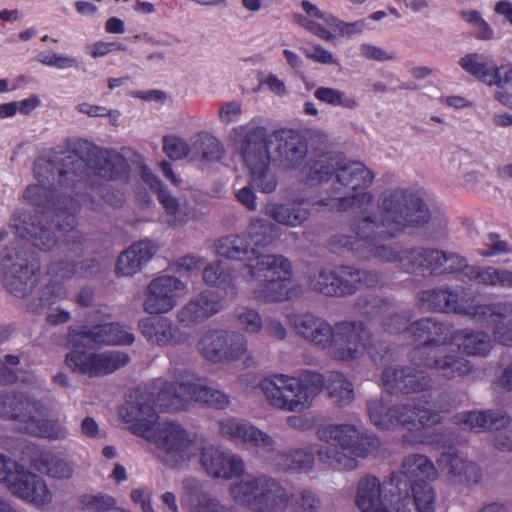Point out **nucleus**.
<instances>
[{
    "instance_id": "4",
    "label": "nucleus",
    "mask_w": 512,
    "mask_h": 512,
    "mask_svg": "<svg viewBox=\"0 0 512 512\" xmlns=\"http://www.w3.org/2000/svg\"><path fill=\"white\" fill-rule=\"evenodd\" d=\"M406 333L417 345L412 353L413 363L434 370L439 376L451 379L466 375L471 370L469 361L447 354L455 345L469 355H486L491 340L484 332L461 330L451 332L447 324L426 318L414 322Z\"/></svg>"
},
{
    "instance_id": "58",
    "label": "nucleus",
    "mask_w": 512,
    "mask_h": 512,
    "mask_svg": "<svg viewBox=\"0 0 512 512\" xmlns=\"http://www.w3.org/2000/svg\"><path fill=\"white\" fill-rule=\"evenodd\" d=\"M27 78L24 75L16 77L13 81L8 79H0V94L13 92L21 87L26 82Z\"/></svg>"
},
{
    "instance_id": "26",
    "label": "nucleus",
    "mask_w": 512,
    "mask_h": 512,
    "mask_svg": "<svg viewBox=\"0 0 512 512\" xmlns=\"http://www.w3.org/2000/svg\"><path fill=\"white\" fill-rule=\"evenodd\" d=\"M220 433L231 440L270 450L272 438L249 422L237 418H226L219 423Z\"/></svg>"
},
{
    "instance_id": "51",
    "label": "nucleus",
    "mask_w": 512,
    "mask_h": 512,
    "mask_svg": "<svg viewBox=\"0 0 512 512\" xmlns=\"http://www.w3.org/2000/svg\"><path fill=\"white\" fill-rule=\"evenodd\" d=\"M353 276H348V280L355 285V290L362 286L372 287L378 283V275L368 271H354L352 270Z\"/></svg>"
},
{
    "instance_id": "59",
    "label": "nucleus",
    "mask_w": 512,
    "mask_h": 512,
    "mask_svg": "<svg viewBox=\"0 0 512 512\" xmlns=\"http://www.w3.org/2000/svg\"><path fill=\"white\" fill-rule=\"evenodd\" d=\"M80 113L86 114L90 117H103L107 114V109L98 105H91L89 103H81L77 106Z\"/></svg>"
},
{
    "instance_id": "22",
    "label": "nucleus",
    "mask_w": 512,
    "mask_h": 512,
    "mask_svg": "<svg viewBox=\"0 0 512 512\" xmlns=\"http://www.w3.org/2000/svg\"><path fill=\"white\" fill-rule=\"evenodd\" d=\"M137 173L141 179L154 191L158 193V199L165 209L163 222L170 227L184 225L191 218V210L186 204H180L166 190L162 189V184L157 176H155L150 168L142 161L137 163Z\"/></svg>"
},
{
    "instance_id": "43",
    "label": "nucleus",
    "mask_w": 512,
    "mask_h": 512,
    "mask_svg": "<svg viewBox=\"0 0 512 512\" xmlns=\"http://www.w3.org/2000/svg\"><path fill=\"white\" fill-rule=\"evenodd\" d=\"M236 319L238 326L247 333H258L263 326L260 314L251 308L245 307L238 310Z\"/></svg>"
},
{
    "instance_id": "63",
    "label": "nucleus",
    "mask_w": 512,
    "mask_h": 512,
    "mask_svg": "<svg viewBox=\"0 0 512 512\" xmlns=\"http://www.w3.org/2000/svg\"><path fill=\"white\" fill-rule=\"evenodd\" d=\"M105 30L111 34H121L125 31V25L121 19L111 17L105 23Z\"/></svg>"
},
{
    "instance_id": "49",
    "label": "nucleus",
    "mask_w": 512,
    "mask_h": 512,
    "mask_svg": "<svg viewBox=\"0 0 512 512\" xmlns=\"http://www.w3.org/2000/svg\"><path fill=\"white\" fill-rule=\"evenodd\" d=\"M202 267V261L201 259L195 257V256H184L180 259H178L175 263L172 264L171 268L175 272L185 275V274H192L194 272H197Z\"/></svg>"
},
{
    "instance_id": "23",
    "label": "nucleus",
    "mask_w": 512,
    "mask_h": 512,
    "mask_svg": "<svg viewBox=\"0 0 512 512\" xmlns=\"http://www.w3.org/2000/svg\"><path fill=\"white\" fill-rule=\"evenodd\" d=\"M222 309V299L215 291H203L188 301L177 313L183 326L201 323Z\"/></svg>"
},
{
    "instance_id": "47",
    "label": "nucleus",
    "mask_w": 512,
    "mask_h": 512,
    "mask_svg": "<svg viewBox=\"0 0 512 512\" xmlns=\"http://www.w3.org/2000/svg\"><path fill=\"white\" fill-rule=\"evenodd\" d=\"M116 50L125 51L126 46L119 42H106L103 40L96 41L86 46V53L94 59L105 57Z\"/></svg>"
},
{
    "instance_id": "3",
    "label": "nucleus",
    "mask_w": 512,
    "mask_h": 512,
    "mask_svg": "<svg viewBox=\"0 0 512 512\" xmlns=\"http://www.w3.org/2000/svg\"><path fill=\"white\" fill-rule=\"evenodd\" d=\"M274 226L262 219H253L249 236L255 248L248 249L244 239L237 235L221 238L215 244L219 256L244 262L249 276L248 285L254 297L264 302H280L296 295L290 280V263L282 256L264 254L259 251L269 243L268 232Z\"/></svg>"
},
{
    "instance_id": "11",
    "label": "nucleus",
    "mask_w": 512,
    "mask_h": 512,
    "mask_svg": "<svg viewBox=\"0 0 512 512\" xmlns=\"http://www.w3.org/2000/svg\"><path fill=\"white\" fill-rule=\"evenodd\" d=\"M34 175L38 183L29 185L25 189L24 200L37 208L42 220H48L51 216H55L58 222L56 228L61 236L72 233L68 236L69 241L75 240L78 234L74 231L78 205L72 199H58L56 203L52 190L46 185L55 178L53 163L44 158L38 159L34 164Z\"/></svg>"
},
{
    "instance_id": "53",
    "label": "nucleus",
    "mask_w": 512,
    "mask_h": 512,
    "mask_svg": "<svg viewBox=\"0 0 512 512\" xmlns=\"http://www.w3.org/2000/svg\"><path fill=\"white\" fill-rule=\"evenodd\" d=\"M261 84L269 89L270 92L278 97H284L288 94L287 87L282 79L275 74L267 75Z\"/></svg>"
},
{
    "instance_id": "45",
    "label": "nucleus",
    "mask_w": 512,
    "mask_h": 512,
    "mask_svg": "<svg viewBox=\"0 0 512 512\" xmlns=\"http://www.w3.org/2000/svg\"><path fill=\"white\" fill-rule=\"evenodd\" d=\"M306 58L325 65H338L339 61L332 52L319 44L301 48Z\"/></svg>"
},
{
    "instance_id": "7",
    "label": "nucleus",
    "mask_w": 512,
    "mask_h": 512,
    "mask_svg": "<svg viewBox=\"0 0 512 512\" xmlns=\"http://www.w3.org/2000/svg\"><path fill=\"white\" fill-rule=\"evenodd\" d=\"M370 260L377 262H397L407 270L424 267L435 273H453L465 268V275L471 280L491 286L512 288V272L492 267L481 269L467 266L464 258L456 254H447L438 250L394 249L382 244L374 252L371 250Z\"/></svg>"
},
{
    "instance_id": "15",
    "label": "nucleus",
    "mask_w": 512,
    "mask_h": 512,
    "mask_svg": "<svg viewBox=\"0 0 512 512\" xmlns=\"http://www.w3.org/2000/svg\"><path fill=\"white\" fill-rule=\"evenodd\" d=\"M423 307L440 312H453L473 317L476 321L496 324L499 320L512 314V302L494 305H474L473 301L464 300L458 291L437 289L423 291L420 295Z\"/></svg>"
},
{
    "instance_id": "52",
    "label": "nucleus",
    "mask_w": 512,
    "mask_h": 512,
    "mask_svg": "<svg viewBox=\"0 0 512 512\" xmlns=\"http://www.w3.org/2000/svg\"><path fill=\"white\" fill-rule=\"evenodd\" d=\"M484 245L487 247V250L481 252L483 256H494L507 250L506 243L501 241L499 236L494 233H491L486 237Z\"/></svg>"
},
{
    "instance_id": "35",
    "label": "nucleus",
    "mask_w": 512,
    "mask_h": 512,
    "mask_svg": "<svg viewBox=\"0 0 512 512\" xmlns=\"http://www.w3.org/2000/svg\"><path fill=\"white\" fill-rule=\"evenodd\" d=\"M14 228L16 234L21 238H26L29 235L33 240V244L39 249L49 250L56 244L55 238L51 235L53 232L42 225V220L35 224L26 223L25 220L15 218Z\"/></svg>"
},
{
    "instance_id": "28",
    "label": "nucleus",
    "mask_w": 512,
    "mask_h": 512,
    "mask_svg": "<svg viewBox=\"0 0 512 512\" xmlns=\"http://www.w3.org/2000/svg\"><path fill=\"white\" fill-rule=\"evenodd\" d=\"M437 475L431 477L423 476L420 471H416V474L411 473L408 476H402L403 483H407L406 492H402V498L406 497L407 508L412 509L413 512H432L434 504V493L430 486L425 483V480L434 479Z\"/></svg>"
},
{
    "instance_id": "46",
    "label": "nucleus",
    "mask_w": 512,
    "mask_h": 512,
    "mask_svg": "<svg viewBox=\"0 0 512 512\" xmlns=\"http://www.w3.org/2000/svg\"><path fill=\"white\" fill-rule=\"evenodd\" d=\"M243 113L242 104L238 101H229L219 107L218 120L223 125H230L240 120Z\"/></svg>"
},
{
    "instance_id": "19",
    "label": "nucleus",
    "mask_w": 512,
    "mask_h": 512,
    "mask_svg": "<svg viewBox=\"0 0 512 512\" xmlns=\"http://www.w3.org/2000/svg\"><path fill=\"white\" fill-rule=\"evenodd\" d=\"M187 293L188 287L180 279L170 275L158 276L148 285L144 310L151 315L168 313Z\"/></svg>"
},
{
    "instance_id": "33",
    "label": "nucleus",
    "mask_w": 512,
    "mask_h": 512,
    "mask_svg": "<svg viewBox=\"0 0 512 512\" xmlns=\"http://www.w3.org/2000/svg\"><path fill=\"white\" fill-rule=\"evenodd\" d=\"M31 463L40 472L59 480L71 478L74 472L69 461L49 451L38 452L32 457Z\"/></svg>"
},
{
    "instance_id": "18",
    "label": "nucleus",
    "mask_w": 512,
    "mask_h": 512,
    "mask_svg": "<svg viewBox=\"0 0 512 512\" xmlns=\"http://www.w3.org/2000/svg\"><path fill=\"white\" fill-rule=\"evenodd\" d=\"M198 351L209 361L232 362L241 361L244 366L252 363L244 336L224 330H209L200 338Z\"/></svg>"
},
{
    "instance_id": "29",
    "label": "nucleus",
    "mask_w": 512,
    "mask_h": 512,
    "mask_svg": "<svg viewBox=\"0 0 512 512\" xmlns=\"http://www.w3.org/2000/svg\"><path fill=\"white\" fill-rule=\"evenodd\" d=\"M139 327L149 342L158 345L180 344L188 338L167 318L147 317L140 321Z\"/></svg>"
},
{
    "instance_id": "37",
    "label": "nucleus",
    "mask_w": 512,
    "mask_h": 512,
    "mask_svg": "<svg viewBox=\"0 0 512 512\" xmlns=\"http://www.w3.org/2000/svg\"><path fill=\"white\" fill-rule=\"evenodd\" d=\"M438 464L443 470L447 469L453 477L459 478V482L475 481L478 475V469L474 464L466 462L450 451L441 455Z\"/></svg>"
},
{
    "instance_id": "13",
    "label": "nucleus",
    "mask_w": 512,
    "mask_h": 512,
    "mask_svg": "<svg viewBox=\"0 0 512 512\" xmlns=\"http://www.w3.org/2000/svg\"><path fill=\"white\" fill-rule=\"evenodd\" d=\"M323 386V376L308 371L302 373L300 377L275 374L260 383L268 403L289 412H299L308 408Z\"/></svg>"
},
{
    "instance_id": "2",
    "label": "nucleus",
    "mask_w": 512,
    "mask_h": 512,
    "mask_svg": "<svg viewBox=\"0 0 512 512\" xmlns=\"http://www.w3.org/2000/svg\"><path fill=\"white\" fill-rule=\"evenodd\" d=\"M200 402L224 409L229 398L221 391L204 385L194 374L182 373L175 382L156 380L150 391H137L135 401H128L120 410L121 417L132 423L130 430L156 447L157 456L170 467H180L195 458L199 450L195 436L175 422H158L155 408L178 411L190 402Z\"/></svg>"
},
{
    "instance_id": "64",
    "label": "nucleus",
    "mask_w": 512,
    "mask_h": 512,
    "mask_svg": "<svg viewBox=\"0 0 512 512\" xmlns=\"http://www.w3.org/2000/svg\"><path fill=\"white\" fill-rule=\"evenodd\" d=\"M81 432L87 437H95L98 434V424L91 417H86L81 424Z\"/></svg>"
},
{
    "instance_id": "14",
    "label": "nucleus",
    "mask_w": 512,
    "mask_h": 512,
    "mask_svg": "<svg viewBox=\"0 0 512 512\" xmlns=\"http://www.w3.org/2000/svg\"><path fill=\"white\" fill-rule=\"evenodd\" d=\"M36 386L19 395L7 394L0 398V417L19 422L20 429L26 433L50 439H62L68 434L66 427L59 421L49 420L47 408L34 401Z\"/></svg>"
},
{
    "instance_id": "56",
    "label": "nucleus",
    "mask_w": 512,
    "mask_h": 512,
    "mask_svg": "<svg viewBox=\"0 0 512 512\" xmlns=\"http://www.w3.org/2000/svg\"><path fill=\"white\" fill-rule=\"evenodd\" d=\"M494 337L501 344L512 346V319L498 325L494 330Z\"/></svg>"
},
{
    "instance_id": "44",
    "label": "nucleus",
    "mask_w": 512,
    "mask_h": 512,
    "mask_svg": "<svg viewBox=\"0 0 512 512\" xmlns=\"http://www.w3.org/2000/svg\"><path fill=\"white\" fill-rule=\"evenodd\" d=\"M37 60L43 65L61 70L78 66L76 58L54 52H42L38 54Z\"/></svg>"
},
{
    "instance_id": "61",
    "label": "nucleus",
    "mask_w": 512,
    "mask_h": 512,
    "mask_svg": "<svg viewBox=\"0 0 512 512\" xmlns=\"http://www.w3.org/2000/svg\"><path fill=\"white\" fill-rule=\"evenodd\" d=\"M441 103L446 104L447 106H450V107H453L456 109H463V108L470 106L469 100H467L465 97L459 96V95L442 97Z\"/></svg>"
},
{
    "instance_id": "30",
    "label": "nucleus",
    "mask_w": 512,
    "mask_h": 512,
    "mask_svg": "<svg viewBox=\"0 0 512 512\" xmlns=\"http://www.w3.org/2000/svg\"><path fill=\"white\" fill-rule=\"evenodd\" d=\"M224 154L222 142L211 133L202 131L190 139V161L197 162L201 168L221 160Z\"/></svg>"
},
{
    "instance_id": "36",
    "label": "nucleus",
    "mask_w": 512,
    "mask_h": 512,
    "mask_svg": "<svg viewBox=\"0 0 512 512\" xmlns=\"http://www.w3.org/2000/svg\"><path fill=\"white\" fill-rule=\"evenodd\" d=\"M100 164L95 174L107 180H127L128 164L124 157L114 151L101 152L99 155Z\"/></svg>"
},
{
    "instance_id": "25",
    "label": "nucleus",
    "mask_w": 512,
    "mask_h": 512,
    "mask_svg": "<svg viewBox=\"0 0 512 512\" xmlns=\"http://www.w3.org/2000/svg\"><path fill=\"white\" fill-rule=\"evenodd\" d=\"M382 385L391 394L411 393L426 390L430 379L422 370L388 368L383 372Z\"/></svg>"
},
{
    "instance_id": "62",
    "label": "nucleus",
    "mask_w": 512,
    "mask_h": 512,
    "mask_svg": "<svg viewBox=\"0 0 512 512\" xmlns=\"http://www.w3.org/2000/svg\"><path fill=\"white\" fill-rule=\"evenodd\" d=\"M475 36L478 39L488 40L493 37V30L488 25V23L482 18L479 23L474 26Z\"/></svg>"
},
{
    "instance_id": "60",
    "label": "nucleus",
    "mask_w": 512,
    "mask_h": 512,
    "mask_svg": "<svg viewBox=\"0 0 512 512\" xmlns=\"http://www.w3.org/2000/svg\"><path fill=\"white\" fill-rule=\"evenodd\" d=\"M266 332L277 339H283L286 335L285 328L283 325L276 320H270L265 325Z\"/></svg>"
},
{
    "instance_id": "32",
    "label": "nucleus",
    "mask_w": 512,
    "mask_h": 512,
    "mask_svg": "<svg viewBox=\"0 0 512 512\" xmlns=\"http://www.w3.org/2000/svg\"><path fill=\"white\" fill-rule=\"evenodd\" d=\"M181 504L188 512H219L218 502L198 482L192 480L184 483Z\"/></svg>"
},
{
    "instance_id": "6",
    "label": "nucleus",
    "mask_w": 512,
    "mask_h": 512,
    "mask_svg": "<svg viewBox=\"0 0 512 512\" xmlns=\"http://www.w3.org/2000/svg\"><path fill=\"white\" fill-rule=\"evenodd\" d=\"M133 333L117 323H105L80 331L71 330L69 341L73 350L66 355V365L75 373L89 377L103 376L125 366L129 357L118 350L87 352L80 350L92 344L131 345Z\"/></svg>"
},
{
    "instance_id": "42",
    "label": "nucleus",
    "mask_w": 512,
    "mask_h": 512,
    "mask_svg": "<svg viewBox=\"0 0 512 512\" xmlns=\"http://www.w3.org/2000/svg\"><path fill=\"white\" fill-rule=\"evenodd\" d=\"M226 270L224 263L216 261L204 268L203 279L208 285L225 288L232 280V276Z\"/></svg>"
},
{
    "instance_id": "8",
    "label": "nucleus",
    "mask_w": 512,
    "mask_h": 512,
    "mask_svg": "<svg viewBox=\"0 0 512 512\" xmlns=\"http://www.w3.org/2000/svg\"><path fill=\"white\" fill-rule=\"evenodd\" d=\"M288 321L298 333L322 347L335 360L349 362L370 353L371 334L361 322L342 321L332 327L309 314L289 316Z\"/></svg>"
},
{
    "instance_id": "21",
    "label": "nucleus",
    "mask_w": 512,
    "mask_h": 512,
    "mask_svg": "<svg viewBox=\"0 0 512 512\" xmlns=\"http://www.w3.org/2000/svg\"><path fill=\"white\" fill-rule=\"evenodd\" d=\"M458 65L469 75L488 86L503 87L512 82V64L497 67L494 61L481 53H469L461 57Z\"/></svg>"
},
{
    "instance_id": "48",
    "label": "nucleus",
    "mask_w": 512,
    "mask_h": 512,
    "mask_svg": "<svg viewBox=\"0 0 512 512\" xmlns=\"http://www.w3.org/2000/svg\"><path fill=\"white\" fill-rule=\"evenodd\" d=\"M63 160L66 161L64 164L65 166L72 165V169H59L58 170V177H59V184L60 185H68L69 182L72 183V186L76 185V177L80 176V173H78V170L82 169L84 166L83 160L76 159V157H66L63 158Z\"/></svg>"
},
{
    "instance_id": "41",
    "label": "nucleus",
    "mask_w": 512,
    "mask_h": 512,
    "mask_svg": "<svg viewBox=\"0 0 512 512\" xmlns=\"http://www.w3.org/2000/svg\"><path fill=\"white\" fill-rule=\"evenodd\" d=\"M163 151L172 160L187 158L190 160V141L177 135L163 137Z\"/></svg>"
},
{
    "instance_id": "39",
    "label": "nucleus",
    "mask_w": 512,
    "mask_h": 512,
    "mask_svg": "<svg viewBox=\"0 0 512 512\" xmlns=\"http://www.w3.org/2000/svg\"><path fill=\"white\" fill-rule=\"evenodd\" d=\"M324 387L328 389L330 397L338 405H347L354 398L352 384L339 372H331L326 380L324 379Z\"/></svg>"
},
{
    "instance_id": "34",
    "label": "nucleus",
    "mask_w": 512,
    "mask_h": 512,
    "mask_svg": "<svg viewBox=\"0 0 512 512\" xmlns=\"http://www.w3.org/2000/svg\"><path fill=\"white\" fill-rule=\"evenodd\" d=\"M37 266L31 265H15L13 270L4 273V281L8 290L16 296H25L33 290L37 278Z\"/></svg>"
},
{
    "instance_id": "20",
    "label": "nucleus",
    "mask_w": 512,
    "mask_h": 512,
    "mask_svg": "<svg viewBox=\"0 0 512 512\" xmlns=\"http://www.w3.org/2000/svg\"><path fill=\"white\" fill-rule=\"evenodd\" d=\"M511 418L501 410L469 411L457 416V423L465 429L481 431L494 427L493 441L501 450L512 451V427H506Z\"/></svg>"
},
{
    "instance_id": "9",
    "label": "nucleus",
    "mask_w": 512,
    "mask_h": 512,
    "mask_svg": "<svg viewBox=\"0 0 512 512\" xmlns=\"http://www.w3.org/2000/svg\"><path fill=\"white\" fill-rule=\"evenodd\" d=\"M416 471L425 477L435 474V466L424 455H412L404 459L399 472L393 473L388 482L383 484L372 476L364 477L358 485L356 504L362 512H413L407 508L406 497L402 492L407 490L402 476Z\"/></svg>"
},
{
    "instance_id": "57",
    "label": "nucleus",
    "mask_w": 512,
    "mask_h": 512,
    "mask_svg": "<svg viewBox=\"0 0 512 512\" xmlns=\"http://www.w3.org/2000/svg\"><path fill=\"white\" fill-rule=\"evenodd\" d=\"M235 194L238 201L241 204H243L247 209L254 210L256 208L255 195L250 185L241 188H236Z\"/></svg>"
},
{
    "instance_id": "38",
    "label": "nucleus",
    "mask_w": 512,
    "mask_h": 512,
    "mask_svg": "<svg viewBox=\"0 0 512 512\" xmlns=\"http://www.w3.org/2000/svg\"><path fill=\"white\" fill-rule=\"evenodd\" d=\"M264 213L276 222L288 226L301 225L309 215L307 209L290 207L274 202H269L265 205Z\"/></svg>"
},
{
    "instance_id": "5",
    "label": "nucleus",
    "mask_w": 512,
    "mask_h": 512,
    "mask_svg": "<svg viewBox=\"0 0 512 512\" xmlns=\"http://www.w3.org/2000/svg\"><path fill=\"white\" fill-rule=\"evenodd\" d=\"M320 441L326 445L339 447L340 451L329 453L323 448L314 445L309 452L302 449L278 454L273 465L282 470L297 472L308 471L313 464L315 452L320 461L343 470H353L357 467L355 457H365L376 447L377 440L363 434L356 426L351 424L326 425L317 430Z\"/></svg>"
},
{
    "instance_id": "10",
    "label": "nucleus",
    "mask_w": 512,
    "mask_h": 512,
    "mask_svg": "<svg viewBox=\"0 0 512 512\" xmlns=\"http://www.w3.org/2000/svg\"><path fill=\"white\" fill-rule=\"evenodd\" d=\"M233 499L254 512H317L319 500L309 491L290 495L287 490L267 477L247 476L231 487Z\"/></svg>"
},
{
    "instance_id": "50",
    "label": "nucleus",
    "mask_w": 512,
    "mask_h": 512,
    "mask_svg": "<svg viewBox=\"0 0 512 512\" xmlns=\"http://www.w3.org/2000/svg\"><path fill=\"white\" fill-rule=\"evenodd\" d=\"M361 55L369 60H374L378 62H383L392 59V55L382 48L364 43L360 46Z\"/></svg>"
},
{
    "instance_id": "55",
    "label": "nucleus",
    "mask_w": 512,
    "mask_h": 512,
    "mask_svg": "<svg viewBox=\"0 0 512 512\" xmlns=\"http://www.w3.org/2000/svg\"><path fill=\"white\" fill-rule=\"evenodd\" d=\"M131 499L134 503L140 504L143 512H154L151 507V493L144 488L135 489L131 492Z\"/></svg>"
},
{
    "instance_id": "31",
    "label": "nucleus",
    "mask_w": 512,
    "mask_h": 512,
    "mask_svg": "<svg viewBox=\"0 0 512 512\" xmlns=\"http://www.w3.org/2000/svg\"><path fill=\"white\" fill-rule=\"evenodd\" d=\"M157 245L150 240H142L132 244L118 258L116 272L129 276L137 273L153 257Z\"/></svg>"
},
{
    "instance_id": "27",
    "label": "nucleus",
    "mask_w": 512,
    "mask_h": 512,
    "mask_svg": "<svg viewBox=\"0 0 512 512\" xmlns=\"http://www.w3.org/2000/svg\"><path fill=\"white\" fill-rule=\"evenodd\" d=\"M352 269L345 267L339 271L322 269L310 277V287L329 296H344L355 292V285L348 280Z\"/></svg>"
},
{
    "instance_id": "12",
    "label": "nucleus",
    "mask_w": 512,
    "mask_h": 512,
    "mask_svg": "<svg viewBox=\"0 0 512 512\" xmlns=\"http://www.w3.org/2000/svg\"><path fill=\"white\" fill-rule=\"evenodd\" d=\"M369 417L374 425L380 428H393L397 425L411 432V436H404L408 443H434L426 435V430L441 420L440 412L432 409V405L425 401L419 402L415 407L407 406L388 408L381 400L375 399L368 403Z\"/></svg>"
},
{
    "instance_id": "54",
    "label": "nucleus",
    "mask_w": 512,
    "mask_h": 512,
    "mask_svg": "<svg viewBox=\"0 0 512 512\" xmlns=\"http://www.w3.org/2000/svg\"><path fill=\"white\" fill-rule=\"evenodd\" d=\"M15 112L16 114L29 115L35 109L40 107L41 99L38 95L32 94L27 98H24L20 101H14Z\"/></svg>"
},
{
    "instance_id": "40",
    "label": "nucleus",
    "mask_w": 512,
    "mask_h": 512,
    "mask_svg": "<svg viewBox=\"0 0 512 512\" xmlns=\"http://www.w3.org/2000/svg\"><path fill=\"white\" fill-rule=\"evenodd\" d=\"M314 96L323 103L348 110H354L359 106L356 97L336 88L319 87L315 90Z\"/></svg>"
},
{
    "instance_id": "17",
    "label": "nucleus",
    "mask_w": 512,
    "mask_h": 512,
    "mask_svg": "<svg viewBox=\"0 0 512 512\" xmlns=\"http://www.w3.org/2000/svg\"><path fill=\"white\" fill-rule=\"evenodd\" d=\"M301 8L305 14H294L295 22L302 28L311 32L318 38L334 42L337 37L350 38L360 34L365 28V21H342L332 14L321 11L308 0L301 2Z\"/></svg>"
},
{
    "instance_id": "16",
    "label": "nucleus",
    "mask_w": 512,
    "mask_h": 512,
    "mask_svg": "<svg viewBox=\"0 0 512 512\" xmlns=\"http://www.w3.org/2000/svg\"><path fill=\"white\" fill-rule=\"evenodd\" d=\"M0 483L16 497L36 506L48 505L53 493L39 475L26 471L16 461L0 454Z\"/></svg>"
},
{
    "instance_id": "1",
    "label": "nucleus",
    "mask_w": 512,
    "mask_h": 512,
    "mask_svg": "<svg viewBox=\"0 0 512 512\" xmlns=\"http://www.w3.org/2000/svg\"><path fill=\"white\" fill-rule=\"evenodd\" d=\"M227 142L242 157L250 172V184L262 192L276 189L275 177L269 173V145L276 142L281 166L286 170L300 169L301 176L311 185L333 179V196L322 200L331 210H357L361 217L353 225V236L340 244L370 259L371 250L386 238L395 237L406 227L419 226L429 220V210L423 200L406 189H395L375 204L365 190L373 180L372 173L361 162L345 163L342 154H323L310 158L301 166L307 146L293 130L283 129L268 135L266 128L254 120L233 127Z\"/></svg>"
},
{
    "instance_id": "24",
    "label": "nucleus",
    "mask_w": 512,
    "mask_h": 512,
    "mask_svg": "<svg viewBox=\"0 0 512 512\" xmlns=\"http://www.w3.org/2000/svg\"><path fill=\"white\" fill-rule=\"evenodd\" d=\"M200 460L206 472L216 478L230 479L244 471L240 458L211 445L202 447Z\"/></svg>"
}]
</instances>
